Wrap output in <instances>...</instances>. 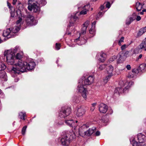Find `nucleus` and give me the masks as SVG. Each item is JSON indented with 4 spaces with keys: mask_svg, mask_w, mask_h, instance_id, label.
<instances>
[{
    "mask_svg": "<svg viewBox=\"0 0 146 146\" xmlns=\"http://www.w3.org/2000/svg\"><path fill=\"white\" fill-rule=\"evenodd\" d=\"M35 62L31 61L27 63L21 60H19L18 63L15 64V66L11 70V72L15 74H19L20 72H22L26 71V69L31 70L34 69L36 66Z\"/></svg>",
    "mask_w": 146,
    "mask_h": 146,
    "instance_id": "1",
    "label": "nucleus"
},
{
    "mask_svg": "<svg viewBox=\"0 0 146 146\" xmlns=\"http://www.w3.org/2000/svg\"><path fill=\"white\" fill-rule=\"evenodd\" d=\"M15 54L11 50H7L4 52V56H6V61L7 64H8L13 65L15 63L13 68L15 67V64L17 63L19 60L15 59Z\"/></svg>",
    "mask_w": 146,
    "mask_h": 146,
    "instance_id": "2",
    "label": "nucleus"
},
{
    "mask_svg": "<svg viewBox=\"0 0 146 146\" xmlns=\"http://www.w3.org/2000/svg\"><path fill=\"white\" fill-rule=\"evenodd\" d=\"M24 17L25 19V21L27 25V26L25 27V28L27 26L35 25L37 23V22L35 20L34 16L29 13H27V14L24 16Z\"/></svg>",
    "mask_w": 146,
    "mask_h": 146,
    "instance_id": "3",
    "label": "nucleus"
},
{
    "mask_svg": "<svg viewBox=\"0 0 146 146\" xmlns=\"http://www.w3.org/2000/svg\"><path fill=\"white\" fill-rule=\"evenodd\" d=\"M71 111L70 108L63 107L60 111L59 117L62 119H64L70 115Z\"/></svg>",
    "mask_w": 146,
    "mask_h": 146,
    "instance_id": "4",
    "label": "nucleus"
},
{
    "mask_svg": "<svg viewBox=\"0 0 146 146\" xmlns=\"http://www.w3.org/2000/svg\"><path fill=\"white\" fill-rule=\"evenodd\" d=\"M69 135L68 133H66V132L63 133L61 140V143L63 145H68L70 143L69 140L68 138V136Z\"/></svg>",
    "mask_w": 146,
    "mask_h": 146,
    "instance_id": "5",
    "label": "nucleus"
},
{
    "mask_svg": "<svg viewBox=\"0 0 146 146\" xmlns=\"http://www.w3.org/2000/svg\"><path fill=\"white\" fill-rule=\"evenodd\" d=\"M78 92L82 93V96L85 99L87 98V91L86 89L84 88L83 84H82L81 83H79L77 89Z\"/></svg>",
    "mask_w": 146,
    "mask_h": 146,
    "instance_id": "6",
    "label": "nucleus"
},
{
    "mask_svg": "<svg viewBox=\"0 0 146 146\" xmlns=\"http://www.w3.org/2000/svg\"><path fill=\"white\" fill-rule=\"evenodd\" d=\"M137 138L139 142V143L137 142L138 144H140L141 146H143L141 143H144L145 141L146 138L145 135L141 133H139L137 135Z\"/></svg>",
    "mask_w": 146,
    "mask_h": 146,
    "instance_id": "7",
    "label": "nucleus"
},
{
    "mask_svg": "<svg viewBox=\"0 0 146 146\" xmlns=\"http://www.w3.org/2000/svg\"><path fill=\"white\" fill-rule=\"evenodd\" d=\"M108 108L107 106L103 103L100 104L99 106V110L102 113H106L107 111Z\"/></svg>",
    "mask_w": 146,
    "mask_h": 146,
    "instance_id": "8",
    "label": "nucleus"
},
{
    "mask_svg": "<svg viewBox=\"0 0 146 146\" xmlns=\"http://www.w3.org/2000/svg\"><path fill=\"white\" fill-rule=\"evenodd\" d=\"M139 72V70L136 68H135L133 69L131 72L129 73L127 77L129 78H133L136 75V74H138Z\"/></svg>",
    "mask_w": 146,
    "mask_h": 146,
    "instance_id": "9",
    "label": "nucleus"
},
{
    "mask_svg": "<svg viewBox=\"0 0 146 146\" xmlns=\"http://www.w3.org/2000/svg\"><path fill=\"white\" fill-rule=\"evenodd\" d=\"M79 134L82 137H84L85 135H87L90 136L94 132V130L92 129V128H89L88 131H85L84 132V134H83L79 130Z\"/></svg>",
    "mask_w": 146,
    "mask_h": 146,
    "instance_id": "10",
    "label": "nucleus"
},
{
    "mask_svg": "<svg viewBox=\"0 0 146 146\" xmlns=\"http://www.w3.org/2000/svg\"><path fill=\"white\" fill-rule=\"evenodd\" d=\"M89 21H87L85 22L83 25L81 31V32L80 35L84 34L86 33L87 27L89 25Z\"/></svg>",
    "mask_w": 146,
    "mask_h": 146,
    "instance_id": "11",
    "label": "nucleus"
},
{
    "mask_svg": "<svg viewBox=\"0 0 146 146\" xmlns=\"http://www.w3.org/2000/svg\"><path fill=\"white\" fill-rule=\"evenodd\" d=\"M94 81V78L92 76H90L88 78L86 79L84 83L86 85H90L93 83Z\"/></svg>",
    "mask_w": 146,
    "mask_h": 146,
    "instance_id": "12",
    "label": "nucleus"
},
{
    "mask_svg": "<svg viewBox=\"0 0 146 146\" xmlns=\"http://www.w3.org/2000/svg\"><path fill=\"white\" fill-rule=\"evenodd\" d=\"M85 112V110L83 108H80L78 109L76 115L78 117H81L84 114Z\"/></svg>",
    "mask_w": 146,
    "mask_h": 146,
    "instance_id": "13",
    "label": "nucleus"
},
{
    "mask_svg": "<svg viewBox=\"0 0 146 146\" xmlns=\"http://www.w3.org/2000/svg\"><path fill=\"white\" fill-rule=\"evenodd\" d=\"M90 7V6L89 5H85L84 7L83 10L80 12V14L83 15L86 14L87 12L89 11Z\"/></svg>",
    "mask_w": 146,
    "mask_h": 146,
    "instance_id": "14",
    "label": "nucleus"
},
{
    "mask_svg": "<svg viewBox=\"0 0 146 146\" xmlns=\"http://www.w3.org/2000/svg\"><path fill=\"white\" fill-rule=\"evenodd\" d=\"M65 122L67 125H68L70 127H74V128L77 127V126H76L75 125V123H74V121L72 120H65Z\"/></svg>",
    "mask_w": 146,
    "mask_h": 146,
    "instance_id": "15",
    "label": "nucleus"
},
{
    "mask_svg": "<svg viewBox=\"0 0 146 146\" xmlns=\"http://www.w3.org/2000/svg\"><path fill=\"white\" fill-rule=\"evenodd\" d=\"M12 34V32L11 31L10 28L7 29L5 31H4L3 33V35L4 36L10 38L11 36H9V35H11Z\"/></svg>",
    "mask_w": 146,
    "mask_h": 146,
    "instance_id": "16",
    "label": "nucleus"
},
{
    "mask_svg": "<svg viewBox=\"0 0 146 146\" xmlns=\"http://www.w3.org/2000/svg\"><path fill=\"white\" fill-rule=\"evenodd\" d=\"M106 55L103 52H101L100 53V57L98 60L100 62H103L106 60Z\"/></svg>",
    "mask_w": 146,
    "mask_h": 146,
    "instance_id": "17",
    "label": "nucleus"
},
{
    "mask_svg": "<svg viewBox=\"0 0 146 146\" xmlns=\"http://www.w3.org/2000/svg\"><path fill=\"white\" fill-rule=\"evenodd\" d=\"M66 133H68L69 134V136H68V138L69 140V141H72L76 138L74 132L70 133L69 132H67Z\"/></svg>",
    "mask_w": 146,
    "mask_h": 146,
    "instance_id": "18",
    "label": "nucleus"
},
{
    "mask_svg": "<svg viewBox=\"0 0 146 146\" xmlns=\"http://www.w3.org/2000/svg\"><path fill=\"white\" fill-rule=\"evenodd\" d=\"M139 46L140 49H144V50L146 51V38L139 45Z\"/></svg>",
    "mask_w": 146,
    "mask_h": 146,
    "instance_id": "19",
    "label": "nucleus"
},
{
    "mask_svg": "<svg viewBox=\"0 0 146 146\" xmlns=\"http://www.w3.org/2000/svg\"><path fill=\"white\" fill-rule=\"evenodd\" d=\"M139 72H144L146 70V64H141L139 67V69H137Z\"/></svg>",
    "mask_w": 146,
    "mask_h": 146,
    "instance_id": "20",
    "label": "nucleus"
},
{
    "mask_svg": "<svg viewBox=\"0 0 146 146\" xmlns=\"http://www.w3.org/2000/svg\"><path fill=\"white\" fill-rule=\"evenodd\" d=\"M107 73L109 74L112 75V72L113 70V66L111 65L108 66L106 69Z\"/></svg>",
    "mask_w": 146,
    "mask_h": 146,
    "instance_id": "21",
    "label": "nucleus"
},
{
    "mask_svg": "<svg viewBox=\"0 0 146 146\" xmlns=\"http://www.w3.org/2000/svg\"><path fill=\"white\" fill-rule=\"evenodd\" d=\"M146 32V30L144 29V28L141 29L139 31L138 33L137 34V37H139L142 35L144 33Z\"/></svg>",
    "mask_w": 146,
    "mask_h": 146,
    "instance_id": "22",
    "label": "nucleus"
},
{
    "mask_svg": "<svg viewBox=\"0 0 146 146\" xmlns=\"http://www.w3.org/2000/svg\"><path fill=\"white\" fill-rule=\"evenodd\" d=\"M33 10L34 12H38L40 10V8L35 3L33 4Z\"/></svg>",
    "mask_w": 146,
    "mask_h": 146,
    "instance_id": "23",
    "label": "nucleus"
},
{
    "mask_svg": "<svg viewBox=\"0 0 146 146\" xmlns=\"http://www.w3.org/2000/svg\"><path fill=\"white\" fill-rule=\"evenodd\" d=\"M136 8L137 11H141L142 8V5L140 3L137 2L136 3Z\"/></svg>",
    "mask_w": 146,
    "mask_h": 146,
    "instance_id": "24",
    "label": "nucleus"
},
{
    "mask_svg": "<svg viewBox=\"0 0 146 146\" xmlns=\"http://www.w3.org/2000/svg\"><path fill=\"white\" fill-rule=\"evenodd\" d=\"M7 76L5 74V72L3 70L0 71V78L4 79V80L6 81Z\"/></svg>",
    "mask_w": 146,
    "mask_h": 146,
    "instance_id": "25",
    "label": "nucleus"
},
{
    "mask_svg": "<svg viewBox=\"0 0 146 146\" xmlns=\"http://www.w3.org/2000/svg\"><path fill=\"white\" fill-rule=\"evenodd\" d=\"M21 27L19 26L14 27L12 29V33H17L20 30Z\"/></svg>",
    "mask_w": 146,
    "mask_h": 146,
    "instance_id": "26",
    "label": "nucleus"
},
{
    "mask_svg": "<svg viewBox=\"0 0 146 146\" xmlns=\"http://www.w3.org/2000/svg\"><path fill=\"white\" fill-rule=\"evenodd\" d=\"M117 62L118 64L121 63L123 61L122 56L120 54L117 55Z\"/></svg>",
    "mask_w": 146,
    "mask_h": 146,
    "instance_id": "27",
    "label": "nucleus"
},
{
    "mask_svg": "<svg viewBox=\"0 0 146 146\" xmlns=\"http://www.w3.org/2000/svg\"><path fill=\"white\" fill-rule=\"evenodd\" d=\"M19 116L20 119L25 120V117L26 116V113L25 112H21L19 113Z\"/></svg>",
    "mask_w": 146,
    "mask_h": 146,
    "instance_id": "28",
    "label": "nucleus"
},
{
    "mask_svg": "<svg viewBox=\"0 0 146 146\" xmlns=\"http://www.w3.org/2000/svg\"><path fill=\"white\" fill-rule=\"evenodd\" d=\"M6 68V66L1 61H0V71L3 70Z\"/></svg>",
    "mask_w": 146,
    "mask_h": 146,
    "instance_id": "29",
    "label": "nucleus"
},
{
    "mask_svg": "<svg viewBox=\"0 0 146 146\" xmlns=\"http://www.w3.org/2000/svg\"><path fill=\"white\" fill-rule=\"evenodd\" d=\"M23 53L22 52L18 53L16 56L17 60H20V59L22 58L23 55Z\"/></svg>",
    "mask_w": 146,
    "mask_h": 146,
    "instance_id": "30",
    "label": "nucleus"
},
{
    "mask_svg": "<svg viewBox=\"0 0 146 146\" xmlns=\"http://www.w3.org/2000/svg\"><path fill=\"white\" fill-rule=\"evenodd\" d=\"M89 32L91 34H92L93 35H94L95 34V29L94 26V27L92 26V28L90 29L89 30Z\"/></svg>",
    "mask_w": 146,
    "mask_h": 146,
    "instance_id": "31",
    "label": "nucleus"
},
{
    "mask_svg": "<svg viewBox=\"0 0 146 146\" xmlns=\"http://www.w3.org/2000/svg\"><path fill=\"white\" fill-rule=\"evenodd\" d=\"M108 75L106 76L104 80V82L105 83H107L109 80L110 79L111 76H112V74H108Z\"/></svg>",
    "mask_w": 146,
    "mask_h": 146,
    "instance_id": "32",
    "label": "nucleus"
},
{
    "mask_svg": "<svg viewBox=\"0 0 146 146\" xmlns=\"http://www.w3.org/2000/svg\"><path fill=\"white\" fill-rule=\"evenodd\" d=\"M86 42V40L84 38H82L81 39V40L80 42V43H78L79 44V45H82L85 43Z\"/></svg>",
    "mask_w": 146,
    "mask_h": 146,
    "instance_id": "33",
    "label": "nucleus"
},
{
    "mask_svg": "<svg viewBox=\"0 0 146 146\" xmlns=\"http://www.w3.org/2000/svg\"><path fill=\"white\" fill-rule=\"evenodd\" d=\"M123 91L122 88H117L115 89V93L118 92L119 93H121V92Z\"/></svg>",
    "mask_w": 146,
    "mask_h": 146,
    "instance_id": "34",
    "label": "nucleus"
},
{
    "mask_svg": "<svg viewBox=\"0 0 146 146\" xmlns=\"http://www.w3.org/2000/svg\"><path fill=\"white\" fill-rule=\"evenodd\" d=\"M46 0H37V2L38 4H42V5H44L46 4L45 2Z\"/></svg>",
    "mask_w": 146,
    "mask_h": 146,
    "instance_id": "35",
    "label": "nucleus"
},
{
    "mask_svg": "<svg viewBox=\"0 0 146 146\" xmlns=\"http://www.w3.org/2000/svg\"><path fill=\"white\" fill-rule=\"evenodd\" d=\"M22 19L21 18H19L18 20L16 22V24L18 25V26L21 27L20 26V23L22 21Z\"/></svg>",
    "mask_w": 146,
    "mask_h": 146,
    "instance_id": "36",
    "label": "nucleus"
},
{
    "mask_svg": "<svg viewBox=\"0 0 146 146\" xmlns=\"http://www.w3.org/2000/svg\"><path fill=\"white\" fill-rule=\"evenodd\" d=\"M91 123H87L86 124L83 125L82 126L83 128H88L90 126Z\"/></svg>",
    "mask_w": 146,
    "mask_h": 146,
    "instance_id": "37",
    "label": "nucleus"
},
{
    "mask_svg": "<svg viewBox=\"0 0 146 146\" xmlns=\"http://www.w3.org/2000/svg\"><path fill=\"white\" fill-rule=\"evenodd\" d=\"M133 21L131 20L130 18L127 19L126 21V25H129Z\"/></svg>",
    "mask_w": 146,
    "mask_h": 146,
    "instance_id": "38",
    "label": "nucleus"
},
{
    "mask_svg": "<svg viewBox=\"0 0 146 146\" xmlns=\"http://www.w3.org/2000/svg\"><path fill=\"white\" fill-rule=\"evenodd\" d=\"M124 37H122L119 40L118 42V44L119 46H121V43L123 42V40L124 39Z\"/></svg>",
    "mask_w": 146,
    "mask_h": 146,
    "instance_id": "39",
    "label": "nucleus"
},
{
    "mask_svg": "<svg viewBox=\"0 0 146 146\" xmlns=\"http://www.w3.org/2000/svg\"><path fill=\"white\" fill-rule=\"evenodd\" d=\"M61 45L60 43H56V44L55 48L57 50H59L60 48Z\"/></svg>",
    "mask_w": 146,
    "mask_h": 146,
    "instance_id": "40",
    "label": "nucleus"
},
{
    "mask_svg": "<svg viewBox=\"0 0 146 146\" xmlns=\"http://www.w3.org/2000/svg\"><path fill=\"white\" fill-rule=\"evenodd\" d=\"M106 66L104 64H102L100 65L99 67L98 70H101L105 68Z\"/></svg>",
    "mask_w": 146,
    "mask_h": 146,
    "instance_id": "41",
    "label": "nucleus"
},
{
    "mask_svg": "<svg viewBox=\"0 0 146 146\" xmlns=\"http://www.w3.org/2000/svg\"><path fill=\"white\" fill-rule=\"evenodd\" d=\"M136 14L135 13H133L132 16L130 17L131 20H132L133 21L135 20L136 19Z\"/></svg>",
    "mask_w": 146,
    "mask_h": 146,
    "instance_id": "42",
    "label": "nucleus"
},
{
    "mask_svg": "<svg viewBox=\"0 0 146 146\" xmlns=\"http://www.w3.org/2000/svg\"><path fill=\"white\" fill-rule=\"evenodd\" d=\"M72 18L73 19L74 21H76L78 19V17L76 16V14H75L74 16H72Z\"/></svg>",
    "mask_w": 146,
    "mask_h": 146,
    "instance_id": "43",
    "label": "nucleus"
},
{
    "mask_svg": "<svg viewBox=\"0 0 146 146\" xmlns=\"http://www.w3.org/2000/svg\"><path fill=\"white\" fill-rule=\"evenodd\" d=\"M128 45H127L125 44L122 45L121 47V50H123L124 49H125L126 48L127 46Z\"/></svg>",
    "mask_w": 146,
    "mask_h": 146,
    "instance_id": "44",
    "label": "nucleus"
},
{
    "mask_svg": "<svg viewBox=\"0 0 146 146\" xmlns=\"http://www.w3.org/2000/svg\"><path fill=\"white\" fill-rule=\"evenodd\" d=\"M117 58V57L115 56H114L110 58V62H112L115 59Z\"/></svg>",
    "mask_w": 146,
    "mask_h": 146,
    "instance_id": "45",
    "label": "nucleus"
},
{
    "mask_svg": "<svg viewBox=\"0 0 146 146\" xmlns=\"http://www.w3.org/2000/svg\"><path fill=\"white\" fill-rule=\"evenodd\" d=\"M133 146H141L140 144H138L137 143L136 141H133Z\"/></svg>",
    "mask_w": 146,
    "mask_h": 146,
    "instance_id": "46",
    "label": "nucleus"
},
{
    "mask_svg": "<svg viewBox=\"0 0 146 146\" xmlns=\"http://www.w3.org/2000/svg\"><path fill=\"white\" fill-rule=\"evenodd\" d=\"M33 4L31 5H29L28 7V9L30 11H31L33 9Z\"/></svg>",
    "mask_w": 146,
    "mask_h": 146,
    "instance_id": "47",
    "label": "nucleus"
},
{
    "mask_svg": "<svg viewBox=\"0 0 146 146\" xmlns=\"http://www.w3.org/2000/svg\"><path fill=\"white\" fill-rule=\"evenodd\" d=\"M110 7V4L109 2H108L106 4V8H109Z\"/></svg>",
    "mask_w": 146,
    "mask_h": 146,
    "instance_id": "48",
    "label": "nucleus"
},
{
    "mask_svg": "<svg viewBox=\"0 0 146 146\" xmlns=\"http://www.w3.org/2000/svg\"><path fill=\"white\" fill-rule=\"evenodd\" d=\"M19 48V47H15V48L13 49V50H12L13 51V52H14V54H15V53L16 52L18 49Z\"/></svg>",
    "mask_w": 146,
    "mask_h": 146,
    "instance_id": "49",
    "label": "nucleus"
},
{
    "mask_svg": "<svg viewBox=\"0 0 146 146\" xmlns=\"http://www.w3.org/2000/svg\"><path fill=\"white\" fill-rule=\"evenodd\" d=\"M26 130V128H22V133L23 135H24Z\"/></svg>",
    "mask_w": 146,
    "mask_h": 146,
    "instance_id": "50",
    "label": "nucleus"
},
{
    "mask_svg": "<svg viewBox=\"0 0 146 146\" xmlns=\"http://www.w3.org/2000/svg\"><path fill=\"white\" fill-rule=\"evenodd\" d=\"M126 68L128 70H130L131 68L130 65L129 64H128L126 66Z\"/></svg>",
    "mask_w": 146,
    "mask_h": 146,
    "instance_id": "51",
    "label": "nucleus"
},
{
    "mask_svg": "<svg viewBox=\"0 0 146 146\" xmlns=\"http://www.w3.org/2000/svg\"><path fill=\"white\" fill-rule=\"evenodd\" d=\"M141 19V17L140 16H137V18H136V19L137 21H140Z\"/></svg>",
    "mask_w": 146,
    "mask_h": 146,
    "instance_id": "52",
    "label": "nucleus"
},
{
    "mask_svg": "<svg viewBox=\"0 0 146 146\" xmlns=\"http://www.w3.org/2000/svg\"><path fill=\"white\" fill-rule=\"evenodd\" d=\"M100 135V131H98L95 133V135L96 136H98Z\"/></svg>",
    "mask_w": 146,
    "mask_h": 146,
    "instance_id": "53",
    "label": "nucleus"
},
{
    "mask_svg": "<svg viewBox=\"0 0 146 146\" xmlns=\"http://www.w3.org/2000/svg\"><path fill=\"white\" fill-rule=\"evenodd\" d=\"M7 5L10 9H11L13 7L11 6V4L9 2H7Z\"/></svg>",
    "mask_w": 146,
    "mask_h": 146,
    "instance_id": "54",
    "label": "nucleus"
},
{
    "mask_svg": "<svg viewBox=\"0 0 146 146\" xmlns=\"http://www.w3.org/2000/svg\"><path fill=\"white\" fill-rule=\"evenodd\" d=\"M102 13L101 12H100L97 15V17H99L101 16L102 14Z\"/></svg>",
    "mask_w": 146,
    "mask_h": 146,
    "instance_id": "55",
    "label": "nucleus"
},
{
    "mask_svg": "<svg viewBox=\"0 0 146 146\" xmlns=\"http://www.w3.org/2000/svg\"><path fill=\"white\" fill-rule=\"evenodd\" d=\"M17 0H13L12 3L13 5H15L16 2H17Z\"/></svg>",
    "mask_w": 146,
    "mask_h": 146,
    "instance_id": "56",
    "label": "nucleus"
},
{
    "mask_svg": "<svg viewBox=\"0 0 146 146\" xmlns=\"http://www.w3.org/2000/svg\"><path fill=\"white\" fill-rule=\"evenodd\" d=\"M142 56L143 55L142 54H140L139 56L138 57V59H141L142 58Z\"/></svg>",
    "mask_w": 146,
    "mask_h": 146,
    "instance_id": "57",
    "label": "nucleus"
},
{
    "mask_svg": "<svg viewBox=\"0 0 146 146\" xmlns=\"http://www.w3.org/2000/svg\"><path fill=\"white\" fill-rule=\"evenodd\" d=\"M95 109V107H93L92 106V107H91V110L92 111H94Z\"/></svg>",
    "mask_w": 146,
    "mask_h": 146,
    "instance_id": "58",
    "label": "nucleus"
},
{
    "mask_svg": "<svg viewBox=\"0 0 146 146\" xmlns=\"http://www.w3.org/2000/svg\"><path fill=\"white\" fill-rule=\"evenodd\" d=\"M129 53V51H126L125 52L124 54L125 55H127Z\"/></svg>",
    "mask_w": 146,
    "mask_h": 146,
    "instance_id": "59",
    "label": "nucleus"
},
{
    "mask_svg": "<svg viewBox=\"0 0 146 146\" xmlns=\"http://www.w3.org/2000/svg\"><path fill=\"white\" fill-rule=\"evenodd\" d=\"M104 8V7L103 5H102L100 7V9L101 10H102Z\"/></svg>",
    "mask_w": 146,
    "mask_h": 146,
    "instance_id": "60",
    "label": "nucleus"
},
{
    "mask_svg": "<svg viewBox=\"0 0 146 146\" xmlns=\"http://www.w3.org/2000/svg\"><path fill=\"white\" fill-rule=\"evenodd\" d=\"M96 103H93V104H92V107H95L96 106Z\"/></svg>",
    "mask_w": 146,
    "mask_h": 146,
    "instance_id": "61",
    "label": "nucleus"
},
{
    "mask_svg": "<svg viewBox=\"0 0 146 146\" xmlns=\"http://www.w3.org/2000/svg\"><path fill=\"white\" fill-rule=\"evenodd\" d=\"M96 24V21H94V22H93V23H92V25H93V26H93V27H94V26H95V25Z\"/></svg>",
    "mask_w": 146,
    "mask_h": 146,
    "instance_id": "62",
    "label": "nucleus"
},
{
    "mask_svg": "<svg viewBox=\"0 0 146 146\" xmlns=\"http://www.w3.org/2000/svg\"><path fill=\"white\" fill-rule=\"evenodd\" d=\"M130 83V85H133V82H130L129 83V84Z\"/></svg>",
    "mask_w": 146,
    "mask_h": 146,
    "instance_id": "63",
    "label": "nucleus"
},
{
    "mask_svg": "<svg viewBox=\"0 0 146 146\" xmlns=\"http://www.w3.org/2000/svg\"><path fill=\"white\" fill-rule=\"evenodd\" d=\"M143 12L142 11V12H140V14L141 15H143Z\"/></svg>",
    "mask_w": 146,
    "mask_h": 146,
    "instance_id": "64",
    "label": "nucleus"
}]
</instances>
